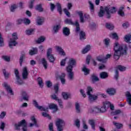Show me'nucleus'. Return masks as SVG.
Wrapping results in <instances>:
<instances>
[{
    "instance_id": "a211bd4d",
    "label": "nucleus",
    "mask_w": 131,
    "mask_h": 131,
    "mask_svg": "<svg viewBox=\"0 0 131 131\" xmlns=\"http://www.w3.org/2000/svg\"><path fill=\"white\" fill-rule=\"evenodd\" d=\"M62 33L65 36H69L70 35V29L68 27L63 28Z\"/></svg>"
},
{
    "instance_id": "0e129e2a",
    "label": "nucleus",
    "mask_w": 131,
    "mask_h": 131,
    "mask_svg": "<svg viewBox=\"0 0 131 131\" xmlns=\"http://www.w3.org/2000/svg\"><path fill=\"white\" fill-rule=\"evenodd\" d=\"M112 38L114 39H116L117 40H118V35H117V33H112Z\"/></svg>"
},
{
    "instance_id": "6ab92c4d",
    "label": "nucleus",
    "mask_w": 131,
    "mask_h": 131,
    "mask_svg": "<svg viewBox=\"0 0 131 131\" xmlns=\"http://www.w3.org/2000/svg\"><path fill=\"white\" fill-rule=\"evenodd\" d=\"M89 124L91 126V127L93 130H96V120L94 119H90L88 121Z\"/></svg>"
},
{
    "instance_id": "72a5a7b5",
    "label": "nucleus",
    "mask_w": 131,
    "mask_h": 131,
    "mask_svg": "<svg viewBox=\"0 0 131 131\" xmlns=\"http://www.w3.org/2000/svg\"><path fill=\"white\" fill-rule=\"evenodd\" d=\"M123 9H124V8L120 7L118 12V15L121 16V17H124V12H123Z\"/></svg>"
},
{
    "instance_id": "4c0bfd02",
    "label": "nucleus",
    "mask_w": 131,
    "mask_h": 131,
    "mask_svg": "<svg viewBox=\"0 0 131 131\" xmlns=\"http://www.w3.org/2000/svg\"><path fill=\"white\" fill-rule=\"evenodd\" d=\"M50 109L54 110L55 112L58 111V105L57 104H52L49 105Z\"/></svg>"
},
{
    "instance_id": "5701e85b",
    "label": "nucleus",
    "mask_w": 131,
    "mask_h": 131,
    "mask_svg": "<svg viewBox=\"0 0 131 131\" xmlns=\"http://www.w3.org/2000/svg\"><path fill=\"white\" fill-rule=\"evenodd\" d=\"M77 13L80 17V21L81 23H84V17H83V13L82 11H78Z\"/></svg>"
},
{
    "instance_id": "f257e3e1",
    "label": "nucleus",
    "mask_w": 131,
    "mask_h": 131,
    "mask_svg": "<svg viewBox=\"0 0 131 131\" xmlns=\"http://www.w3.org/2000/svg\"><path fill=\"white\" fill-rule=\"evenodd\" d=\"M118 42H116L114 44V59L118 60L120 58V56H122L124 54H126L127 51V47L126 46H119Z\"/></svg>"
},
{
    "instance_id": "412c9836",
    "label": "nucleus",
    "mask_w": 131,
    "mask_h": 131,
    "mask_svg": "<svg viewBox=\"0 0 131 131\" xmlns=\"http://www.w3.org/2000/svg\"><path fill=\"white\" fill-rule=\"evenodd\" d=\"M31 120L32 122H33V123H30L29 126L30 127H32V126H34V125H35V126H37L36 119H35V118L34 117H32L31 118Z\"/></svg>"
},
{
    "instance_id": "69168bd1",
    "label": "nucleus",
    "mask_w": 131,
    "mask_h": 131,
    "mask_svg": "<svg viewBox=\"0 0 131 131\" xmlns=\"http://www.w3.org/2000/svg\"><path fill=\"white\" fill-rule=\"evenodd\" d=\"M122 27L125 29L128 28V27H129V23H128L127 21H126L122 24Z\"/></svg>"
},
{
    "instance_id": "49530a36",
    "label": "nucleus",
    "mask_w": 131,
    "mask_h": 131,
    "mask_svg": "<svg viewBox=\"0 0 131 131\" xmlns=\"http://www.w3.org/2000/svg\"><path fill=\"white\" fill-rule=\"evenodd\" d=\"M17 8H18V7L17 6V5L16 4L12 5L10 8V12H15V9H17Z\"/></svg>"
},
{
    "instance_id": "4468645a",
    "label": "nucleus",
    "mask_w": 131,
    "mask_h": 131,
    "mask_svg": "<svg viewBox=\"0 0 131 131\" xmlns=\"http://www.w3.org/2000/svg\"><path fill=\"white\" fill-rule=\"evenodd\" d=\"M124 40L127 43H129V47L131 48V34L126 35L124 37Z\"/></svg>"
},
{
    "instance_id": "774afa93",
    "label": "nucleus",
    "mask_w": 131,
    "mask_h": 131,
    "mask_svg": "<svg viewBox=\"0 0 131 131\" xmlns=\"http://www.w3.org/2000/svg\"><path fill=\"white\" fill-rule=\"evenodd\" d=\"M52 99L53 100H55V101H57V100H59V98L57 97L56 94H54L51 96Z\"/></svg>"
},
{
    "instance_id": "cd10ccee",
    "label": "nucleus",
    "mask_w": 131,
    "mask_h": 131,
    "mask_svg": "<svg viewBox=\"0 0 131 131\" xmlns=\"http://www.w3.org/2000/svg\"><path fill=\"white\" fill-rule=\"evenodd\" d=\"M105 27L107 29H109V30H113L114 29V25L111 23H106L105 24Z\"/></svg>"
},
{
    "instance_id": "473e14b6",
    "label": "nucleus",
    "mask_w": 131,
    "mask_h": 131,
    "mask_svg": "<svg viewBox=\"0 0 131 131\" xmlns=\"http://www.w3.org/2000/svg\"><path fill=\"white\" fill-rule=\"evenodd\" d=\"M104 15H105V11H104L103 7L101 6L100 11L98 13V16L100 17H102Z\"/></svg>"
},
{
    "instance_id": "9d476101",
    "label": "nucleus",
    "mask_w": 131,
    "mask_h": 131,
    "mask_svg": "<svg viewBox=\"0 0 131 131\" xmlns=\"http://www.w3.org/2000/svg\"><path fill=\"white\" fill-rule=\"evenodd\" d=\"M28 75H29V70L28 67H24L22 69V78L23 79H28Z\"/></svg>"
},
{
    "instance_id": "680f3d73",
    "label": "nucleus",
    "mask_w": 131,
    "mask_h": 131,
    "mask_svg": "<svg viewBox=\"0 0 131 131\" xmlns=\"http://www.w3.org/2000/svg\"><path fill=\"white\" fill-rule=\"evenodd\" d=\"M100 113H104L106 111V105H103L100 108Z\"/></svg>"
},
{
    "instance_id": "f704fd0d",
    "label": "nucleus",
    "mask_w": 131,
    "mask_h": 131,
    "mask_svg": "<svg viewBox=\"0 0 131 131\" xmlns=\"http://www.w3.org/2000/svg\"><path fill=\"white\" fill-rule=\"evenodd\" d=\"M35 32L34 29H30L26 30V33L27 35H31V34H33Z\"/></svg>"
},
{
    "instance_id": "c03bdc74",
    "label": "nucleus",
    "mask_w": 131,
    "mask_h": 131,
    "mask_svg": "<svg viewBox=\"0 0 131 131\" xmlns=\"http://www.w3.org/2000/svg\"><path fill=\"white\" fill-rule=\"evenodd\" d=\"M113 124L116 126V127H117V128L118 129H119L121 128V127H122V126H123L122 124L117 123L116 122H113Z\"/></svg>"
},
{
    "instance_id": "3c124183",
    "label": "nucleus",
    "mask_w": 131,
    "mask_h": 131,
    "mask_svg": "<svg viewBox=\"0 0 131 131\" xmlns=\"http://www.w3.org/2000/svg\"><path fill=\"white\" fill-rule=\"evenodd\" d=\"M118 77H119V72H118V70L116 69L115 70V79H116V80H117L118 79Z\"/></svg>"
},
{
    "instance_id": "58836bf2",
    "label": "nucleus",
    "mask_w": 131,
    "mask_h": 131,
    "mask_svg": "<svg viewBox=\"0 0 131 131\" xmlns=\"http://www.w3.org/2000/svg\"><path fill=\"white\" fill-rule=\"evenodd\" d=\"M107 7H110V10L109 12L111 13V14H114L115 13H116V8L113 7H111L110 5L107 6Z\"/></svg>"
},
{
    "instance_id": "f3484780",
    "label": "nucleus",
    "mask_w": 131,
    "mask_h": 131,
    "mask_svg": "<svg viewBox=\"0 0 131 131\" xmlns=\"http://www.w3.org/2000/svg\"><path fill=\"white\" fill-rule=\"evenodd\" d=\"M40 63L42 65L45 69H48V66H49V64H48V61H47L46 58H42L40 60Z\"/></svg>"
},
{
    "instance_id": "f03ea898",
    "label": "nucleus",
    "mask_w": 131,
    "mask_h": 131,
    "mask_svg": "<svg viewBox=\"0 0 131 131\" xmlns=\"http://www.w3.org/2000/svg\"><path fill=\"white\" fill-rule=\"evenodd\" d=\"M64 23H66V24H69V25H73V26H76V32L80 31V27L78 20H77L74 23L72 19L67 18L64 20Z\"/></svg>"
},
{
    "instance_id": "c756f323",
    "label": "nucleus",
    "mask_w": 131,
    "mask_h": 131,
    "mask_svg": "<svg viewBox=\"0 0 131 131\" xmlns=\"http://www.w3.org/2000/svg\"><path fill=\"white\" fill-rule=\"evenodd\" d=\"M60 28H61V25H57L53 26V31L54 33H57V32H58Z\"/></svg>"
},
{
    "instance_id": "37998d69",
    "label": "nucleus",
    "mask_w": 131,
    "mask_h": 131,
    "mask_svg": "<svg viewBox=\"0 0 131 131\" xmlns=\"http://www.w3.org/2000/svg\"><path fill=\"white\" fill-rule=\"evenodd\" d=\"M4 38H3V35L0 33V47H4Z\"/></svg>"
},
{
    "instance_id": "13d9d810",
    "label": "nucleus",
    "mask_w": 131,
    "mask_h": 131,
    "mask_svg": "<svg viewBox=\"0 0 131 131\" xmlns=\"http://www.w3.org/2000/svg\"><path fill=\"white\" fill-rule=\"evenodd\" d=\"M38 83L40 88H42L43 85L42 84V79L40 77L38 78Z\"/></svg>"
},
{
    "instance_id": "79ce46f5",
    "label": "nucleus",
    "mask_w": 131,
    "mask_h": 131,
    "mask_svg": "<svg viewBox=\"0 0 131 131\" xmlns=\"http://www.w3.org/2000/svg\"><path fill=\"white\" fill-rule=\"evenodd\" d=\"M41 115L43 117H47V118H48V119H52V117L50 116V115H49L47 112H42Z\"/></svg>"
},
{
    "instance_id": "ea45409f",
    "label": "nucleus",
    "mask_w": 131,
    "mask_h": 131,
    "mask_svg": "<svg viewBox=\"0 0 131 131\" xmlns=\"http://www.w3.org/2000/svg\"><path fill=\"white\" fill-rule=\"evenodd\" d=\"M45 40H46V37L41 36L38 38V39L36 40V42L37 43H41V42H43Z\"/></svg>"
},
{
    "instance_id": "4be33fe9",
    "label": "nucleus",
    "mask_w": 131,
    "mask_h": 131,
    "mask_svg": "<svg viewBox=\"0 0 131 131\" xmlns=\"http://www.w3.org/2000/svg\"><path fill=\"white\" fill-rule=\"evenodd\" d=\"M91 80L93 83H95V82H96V81H99V79L97 75L93 74L91 76Z\"/></svg>"
},
{
    "instance_id": "ddd939ff",
    "label": "nucleus",
    "mask_w": 131,
    "mask_h": 131,
    "mask_svg": "<svg viewBox=\"0 0 131 131\" xmlns=\"http://www.w3.org/2000/svg\"><path fill=\"white\" fill-rule=\"evenodd\" d=\"M20 95L22 97L23 100H24V101H28V100H29V96L28 95L27 93L26 92V91H21Z\"/></svg>"
},
{
    "instance_id": "bb28decb",
    "label": "nucleus",
    "mask_w": 131,
    "mask_h": 131,
    "mask_svg": "<svg viewBox=\"0 0 131 131\" xmlns=\"http://www.w3.org/2000/svg\"><path fill=\"white\" fill-rule=\"evenodd\" d=\"M35 9L36 11H37L38 12H39L40 13H42V12H43V8H42V5L40 4L36 5Z\"/></svg>"
},
{
    "instance_id": "e2e57ef3",
    "label": "nucleus",
    "mask_w": 131,
    "mask_h": 131,
    "mask_svg": "<svg viewBox=\"0 0 131 131\" xmlns=\"http://www.w3.org/2000/svg\"><path fill=\"white\" fill-rule=\"evenodd\" d=\"M63 12L64 13V14H66V16H67L68 17H70L71 14H70V12H69V11H68V10L66 8H64L63 9Z\"/></svg>"
},
{
    "instance_id": "603ef678",
    "label": "nucleus",
    "mask_w": 131,
    "mask_h": 131,
    "mask_svg": "<svg viewBox=\"0 0 131 131\" xmlns=\"http://www.w3.org/2000/svg\"><path fill=\"white\" fill-rule=\"evenodd\" d=\"M103 42L106 47H108L109 43H110V39L108 38H105L103 40Z\"/></svg>"
},
{
    "instance_id": "9b49d317",
    "label": "nucleus",
    "mask_w": 131,
    "mask_h": 131,
    "mask_svg": "<svg viewBox=\"0 0 131 131\" xmlns=\"http://www.w3.org/2000/svg\"><path fill=\"white\" fill-rule=\"evenodd\" d=\"M67 72H68V79L70 81H72L74 79V73H73V70H66Z\"/></svg>"
},
{
    "instance_id": "6e6d98bb",
    "label": "nucleus",
    "mask_w": 131,
    "mask_h": 131,
    "mask_svg": "<svg viewBox=\"0 0 131 131\" xmlns=\"http://www.w3.org/2000/svg\"><path fill=\"white\" fill-rule=\"evenodd\" d=\"M82 124H83V128L84 129H88V128H89V127H88V125H86V121H85V120L84 119H82Z\"/></svg>"
},
{
    "instance_id": "39448f33",
    "label": "nucleus",
    "mask_w": 131,
    "mask_h": 131,
    "mask_svg": "<svg viewBox=\"0 0 131 131\" xmlns=\"http://www.w3.org/2000/svg\"><path fill=\"white\" fill-rule=\"evenodd\" d=\"M91 93H93V88L91 86L87 87V92L86 94L89 96V101L90 102H94L98 99V96L92 95Z\"/></svg>"
},
{
    "instance_id": "393cba45",
    "label": "nucleus",
    "mask_w": 131,
    "mask_h": 131,
    "mask_svg": "<svg viewBox=\"0 0 131 131\" xmlns=\"http://www.w3.org/2000/svg\"><path fill=\"white\" fill-rule=\"evenodd\" d=\"M29 54L30 56H33V55H35V54H37V48H32L30 50Z\"/></svg>"
},
{
    "instance_id": "c9c22d12",
    "label": "nucleus",
    "mask_w": 131,
    "mask_h": 131,
    "mask_svg": "<svg viewBox=\"0 0 131 131\" xmlns=\"http://www.w3.org/2000/svg\"><path fill=\"white\" fill-rule=\"evenodd\" d=\"M82 71L84 72L85 75H88V74H90V70L86 68V67H85V66H83L82 69Z\"/></svg>"
},
{
    "instance_id": "20e7f679",
    "label": "nucleus",
    "mask_w": 131,
    "mask_h": 131,
    "mask_svg": "<svg viewBox=\"0 0 131 131\" xmlns=\"http://www.w3.org/2000/svg\"><path fill=\"white\" fill-rule=\"evenodd\" d=\"M18 39V35L17 33H13L12 34V38H10V40L9 42V46L11 49L13 48V47H16V45L18 44L16 40Z\"/></svg>"
},
{
    "instance_id": "a878e982",
    "label": "nucleus",
    "mask_w": 131,
    "mask_h": 131,
    "mask_svg": "<svg viewBox=\"0 0 131 131\" xmlns=\"http://www.w3.org/2000/svg\"><path fill=\"white\" fill-rule=\"evenodd\" d=\"M43 22H45V19L43 17H37L36 20L37 25H42V24H43Z\"/></svg>"
},
{
    "instance_id": "c85d7f7f",
    "label": "nucleus",
    "mask_w": 131,
    "mask_h": 131,
    "mask_svg": "<svg viewBox=\"0 0 131 131\" xmlns=\"http://www.w3.org/2000/svg\"><path fill=\"white\" fill-rule=\"evenodd\" d=\"M99 76L102 79H105V78H107L108 76V73L105 72H102L100 73V74H99Z\"/></svg>"
},
{
    "instance_id": "5fc2aeb1",
    "label": "nucleus",
    "mask_w": 131,
    "mask_h": 131,
    "mask_svg": "<svg viewBox=\"0 0 131 131\" xmlns=\"http://www.w3.org/2000/svg\"><path fill=\"white\" fill-rule=\"evenodd\" d=\"M31 21L29 18H24L23 19V23L25 24V25H29L31 23Z\"/></svg>"
},
{
    "instance_id": "4d7b16f0",
    "label": "nucleus",
    "mask_w": 131,
    "mask_h": 131,
    "mask_svg": "<svg viewBox=\"0 0 131 131\" xmlns=\"http://www.w3.org/2000/svg\"><path fill=\"white\" fill-rule=\"evenodd\" d=\"M117 69L120 70V71H125L126 68L122 66H118L117 67Z\"/></svg>"
},
{
    "instance_id": "dca6fc26",
    "label": "nucleus",
    "mask_w": 131,
    "mask_h": 131,
    "mask_svg": "<svg viewBox=\"0 0 131 131\" xmlns=\"http://www.w3.org/2000/svg\"><path fill=\"white\" fill-rule=\"evenodd\" d=\"M126 97V102L129 106H131V94L130 92L127 91L125 93Z\"/></svg>"
},
{
    "instance_id": "1a4fd4ad",
    "label": "nucleus",
    "mask_w": 131,
    "mask_h": 131,
    "mask_svg": "<svg viewBox=\"0 0 131 131\" xmlns=\"http://www.w3.org/2000/svg\"><path fill=\"white\" fill-rule=\"evenodd\" d=\"M76 65V60L75 59L71 58L68 62V66L67 67L66 70H73V67Z\"/></svg>"
},
{
    "instance_id": "338daca9",
    "label": "nucleus",
    "mask_w": 131,
    "mask_h": 131,
    "mask_svg": "<svg viewBox=\"0 0 131 131\" xmlns=\"http://www.w3.org/2000/svg\"><path fill=\"white\" fill-rule=\"evenodd\" d=\"M66 60H67V57H66L60 61L61 66H65V64H66Z\"/></svg>"
},
{
    "instance_id": "09e8293b",
    "label": "nucleus",
    "mask_w": 131,
    "mask_h": 131,
    "mask_svg": "<svg viewBox=\"0 0 131 131\" xmlns=\"http://www.w3.org/2000/svg\"><path fill=\"white\" fill-rule=\"evenodd\" d=\"M62 95L64 100H68V98H69V96H70V95L66 92H62Z\"/></svg>"
},
{
    "instance_id": "052dcab7",
    "label": "nucleus",
    "mask_w": 131,
    "mask_h": 131,
    "mask_svg": "<svg viewBox=\"0 0 131 131\" xmlns=\"http://www.w3.org/2000/svg\"><path fill=\"white\" fill-rule=\"evenodd\" d=\"M52 48H49L47 50V56L49 57V56L52 55L53 54H52Z\"/></svg>"
},
{
    "instance_id": "8fccbe9b",
    "label": "nucleus",
    "mask_w": 131,
    "mask_h": 131,
    "mask_svg": "<svg viewBox=\"0 0 131 131\" xmlns=\"http://www.w3.org/2000/svg\"><path fill=\"white\" fill-rule=\"evenodd\" d=\"M121 113V111L118 110L117 111H115V112H112L111 114L113 115V116H115L116 115H118L119 114H120Z\"/></svg>"
},
{
    "instance_id": "bf43d9fd",
    "label": "nucleus",
    "mask_w": 131,
    "mask_h": 131,
    "mask_svg": "<svg viewBox=\"0 0 131 131\" xmlns=\"http://www.w3.org/2000/svg\"><path fill=\"white\" fill-rule=\"evenodd\" d=\"M57 101L58 103V105H59V107L61 108H63V101H62V99H59Z\"/></svg>"
},
{
    "instance_id": "7ed1b4c3",
    "label": "nucleus",
    "mask_w": 131,
    "mask_h": 131,
    "mask_svg": "<svg viewBox=\"0 0 131 131\" xmlns=\"http://www.w3.org/2000/svg\"><path fill=\"white\" fill-rule=\"evenodd\" d=\"M14 126L16 130H20V126H23V131H28V129L27 128V123H26V121L24 119L21 120L18 124H15Z\"/></svg>"
},
{
    "instance_id": "a19ab883",
    "label": "nucleus",
    "mask_w": 131,
    "mask_h": 131,
    "mask_svg": "<svg viewBox=\"0 0 131 131\" xmlns=\"http://www.w3.org/2000/svg\"><path fill=\"white\" fill-rule=\"evenodd\" d=\"M91 50V46L90 45H87L85 48L82 50L83 54H86L89 51Z\"/></svg>"
},
{
    "instance_id": "b1692460",
    "label": "nucleus",
    "mask_w": 131,
    "mask_h": 131,
    "mask_svg": "<svg viewBox=\"0 0 131 131\" xmlns=\"http://www.w3.org/2000/svg\"><path fill=\"white\" fill-rule=\"evenodd\" d=\"M109 10H110V6H106L104 8V11L106 13V18L107 19H110V18H111V14H110V12H109Z\"/></svg>"
},
{
    "instance_id": "2f4dec72",
    "label": "nucleus",
    "mask_w": 131,
    "mask_h": 131,
    "mask_svg": "<svg viewBox=\"0 0 131 131\" xmlns=\"http://www.w3.org/2000/svg\"><path fill=\"white\" fill-rule=\"evenodd\" d=\"M80 40H84L85 39V33L82 31H81L79 33Z\"/></svg>"
},
{
    "instance_id": "423d86ee",
    "label": "nucleus",
    "mask_w": 131,
    "mask_h": 131,
    "mask_svg": "<svg viewBox=\"0 0 131 131\" xmlns=\"http://www.w3.org/2000/svg\"><path fill=\"white\" fill-rule=\"evenodd\" d=\"M14 74L16 78V81L15 82L16 84L17 85H23L25 82L21 79V78H20V74H19L18 69H14Z\"/></svg>"
},
{
    "instance_id": "6e6552de",
    "label": "nucleus",
    "mask_w": 131,
    "mask_h": 131,
    "mask_svg": "<svg viewBox=\"0 0 131 131\" xmlns=\"http://www.w3.org/2000/svg\"><path fill=\"white\" fill-rule=\"evenodd\" d=\"M33 104L38 110L41 111H45V112H49V107L48 106H42L38 105L37 101L36 100H33Z\"/></svg>"
},
{
    "instance_id": "864d4df0",
    "label": "nucleus",
    "mask_w": 131,
    "mask_h": 131,
    "mask_svg": "<svg viewBox=\"0 0 131 131\" xmlns=\"http://www.w3.org/2000/svg\"><path fill=\"white\" fill-rule=\"evenodd\" d=\"M75 107L77 113H80V105H79V103H76Z\"/></svg>"
},
{
    "instance_id": "f8f14e48",
    "label": "nucleus",
    "mask_w": 131,
    "mask_h": 131,
    "mask_svg": "<svg viewBox=\"0 0 131 131\" xmlns=\"http://www.w3.org/2000/svg\"><path fill=\"white\" fill-rule=\"evenodd\" d=\"M3 85L5 88L8 93H9V94H10V95H11L12 96L14 95V92H13V90H12V88H11V86H10L8 84V83L4 82Z\"/></svg>"
},
{
    "instance_id": "7c9ffc66",
    "label": "nucleus",
    "mask_w": 131,
    "mask_h": 131,
    "mask_svg": "<svg viewBox=\"0 0 131 131\" xmlns=\"http://www.w3.org/2000/svg\"><path fill=\"white\" fill-rule=\"evenodd\" d=\"M89 8L91 13H94L95 12V6L94 4L92 3V1L89 2Z\"/></svg>"
},
{
    "instance_id": "de8ad7c7",
    "label": "nucleus",
    "mask_w": 131,
    "mask_h": 131,
    "mask_svg": "<svg viewBox=\"0 0 131 131\" xmlns=\"http://www.w3.org/2000/svg\"><path fill=\"white\" fill-rule=\"evenodd\" d=\"M47 58L51 63H54V62H55V60L56 59L53 55L47 56Z\"/></svg>"
},
{
    "instance_id": "e433bc0d",
    "label": "nucleus",
    "mask_w": 131,
    "mask_h": 131,
    "mask_svg": "<svg viewBox=\"0 0 131 131\" xmlns=\"http://www.w3.org/2000/svg\"><path fill=\"white\" fill-rule=\"evenodd\" d=\"M24 59H25V54H21L19 57V63L20 66L21 67L23 61H24Z\"/></svg>"
},
{
    "instance_id": "a18cd8bd",
    "label": "nucleus",
    "mask_w": 131,
    "mask_h": 131,
    "mask_svg": "<svg viewBox=\"0 0 131 131\" xmlns=\"http://www.w3.org/2000/svg\"><path fill=\"white\" fill-rule=\"evenodd\" d=\"M56 6L57 7V11L59 12L60 15L62 14V7H61V4L59 3H57Z\"/></svg>"
},
{
    "instance_id": "2eb2a0df",
    "label": "nucleus",
    "mask_w": 131,
    "mask_h": 131,
    "mask_svg": "<svg viewBox=\"0 0 131 131\" xmlns=\"http://www.w3.org/2000/svg\"><path fill=\"white\" fill-rule=\"evenodd\" d=\"M106 93L110 96H114L116 94V90L114 88H108L106 90Z\"/></svg>"
},
{
    "instance_id": "0eeeda50",
    "label": "nucleus",
    "mask_w": 131,
    "mask_h": 131,
    "mask_svg": "<svg viewBox=\"0 0 131 131\" xmlns=\"http://www.w3.org/2000/svg\"><path fill=\"white\" fill-rule=\"evenodd\" d=\"M65 125V121L63 119H58L56 122V126L58 131H63V127Z\"/></svg>"
},
{
    "instance_id": "aec40b11",
    "label": "nucleus",
    "mask_w": 131,
    "mask_h": 131,
    "mask_svg": "<svg viewBox=\"0 0 131 131\" xmlns=\"http://www.w3.org/2000/svg\"><path fill=\"white\" fill-rule=\"evenodd\" d=\"M56 49L57 51L59 53L60 55H61V56H65V52H64V50H63V49H62L61 47L59 46H56Z\"/></svg>"
}]
</instances>
